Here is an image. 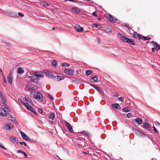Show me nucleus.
Segmentation results:
<instances>
[{"mask_svg": "<svg viewBox=\"0 0 160 160\" xmlns=\"http://www.w3.org/2000/svg\"><path fill=\"white\" fill-rule=\"evenodd\" d=\"M120 39L122 41L128 43L131 45H134V40L132 38H127L123 36L121 34L119 33Z\"/></svg>", "mask_w": 160, "mask_h": 160, "instance_id": "obj_1", "label": "nucleus"}, {"mask_svg": "<svg viewBox=\"0 0 160 160\" xmlns=\"http://www.w3.org/2000/svg\"><path fill=\"white\" fill-rule=\"evenodd\" d=\"M34 98L39 102H41L43 100L42 94L39 92H37L34 95Z\"/></svg>", "mask_w": 160, "mask_h": 160, "instance_id": "obj_2", "label": "nucleus"}, {"mask_svg": "<svg viewBox=\"0 0 160 160\" xmlns=\"http://www.w3.org/2000/svg\"><path fill=\"white\" fill-rule=\"evenodd\" d=\"M8 106H6L4 107L5 109L7 108V110H4L3 108H0V115L4 116L7 114V112L9 111V110L8 108Z\"/></svg>", "mask_w": 160, "mask_h": 160, "instance_id": "obj_3", "label": "nucleus"}, {"mask_svg": "<svg viewBox=\"0 0 160 160\" xmlns=\"http://www.w3.org/2000/svg\"><path fill=\"white\" fill-rule=\"evenodd\" d=\"M74 70L72 69L69 68L66 69L64 70V72L66 74L72 75L74 73Z\"/></svg>", "mask_w": 160, "mask_h": 160, "instance_id": "obj_4", "label": "nucleus"}, {"mask_svg": "<svg viewBox=\"0 0 160 160\" xmlns=\"http://www.w3.org/2000/svg\"><path fill=\"white\" fill-rule=\"evenodd\" d=\"M12 74V71H10L7 77L8 80L10 84H12V80L13 79Z\"/></svg>", "mask_w": 160, "mask_h": 160, "instance_id": "obj_5", "label": "nucleus"}, {"mask_svg": "<svg viewBox=\"0 0 160 160\" xmlns=\"http://www.w3.org/2000/svg\"><path fill=\"white\" fill-rule=\"evenodd\" d=\"M26 88H28V89L30 90H36L38 88V86L36 85L31 84L27 85Z\"/></svg>", "mask_w": 160, "mask_h": 160, "instance_id": "obj_6", "label": "nucleus"}, {"mask_svg": "<svg viewBox=\"0 0 160 160\" xmlns=\"http://www.w3.org/2000/svg\"><path fill=\"white\" fill-rule=\"evenodd\" d=\"M64 122L66 124V125L67 126L68 129L69 130L70 132H73V131L72 128V126L71 125L67 122L66 121H65Z\"/></svg>", "mask_w": 160, "mask_h": 160, "instance_id": "obj_7", "label": "nucleus"}, {"mask_svg": "<svg viewBox=\"0 0 160 160\" xmlns=\"http://www.w3.org/2000/svg\"><path fill=\"white\" fill-rule=\"evenodd\" d=\"M25 107L28 109L30 110L34 113L36 115H37V113L35 110L33 108H32L30 106H28V104H25Z\"/></svg>", "mask_w": 160, "mask_h": 160, "instance_id": "obj_8", "label": "nucleus"}, {"mask_svg": "<svg viewBox=\"0 0 160 160\" xmlns=\"http://www.w3.org/2000/svg\"><path fill=\"white\" fill-rule=\"evenodd\" d=\"M106 17L109 19V21L110 22H114L115 21H117L118 20L117 19H115L114 20L113 17L110 14L107 15V16Z\"/></svg>", "mask_w": 160, "mask_h": 160, "instance_id": "obj_9", "label": "nucleus"}, {"mask_svg": "<svg viewBox=\"0 0 160 160\" xmlns=\"http://www.w3.org/2000/svg\"><path fill=\"white\" fill-rule=\"evenodd\" d=\"M133 36L134 38L137 39H141L142 35L138 34L137 32H135L133 33Z\"/></svg>", "mask_w": 160, "mask_h": 160, "instance_id": "obj_10", "label": "nucleus"}, {"mask_svg": "<svg viewBox=\"0 0 160 160\" xmlns=\"http://www.w3.org/2000/svg\"><path fill=\"white\" fill-rule=\"evenodd\" d=\"M4 128L6 130H9L11 128H12L13 126L10 123H6L4 125Z\"/></svg>", "mask_w": 160, "mask_h": 160, "instance_id": "obj_11", "label": "nucleus"}, {"mask_svg": "<svg viewBox=\"0 0 160 160\" xmlns=\"http://www.w3.org/2000/svg\"><path fill=\"white\" fill-rule=\"evenodd\" d=\"M9 139L13 143H18V140L16 138L13 136H11L9 137Z\"/></svg>", "mask_w": 160, "mask_h": 160, "instance_id": "obj_12", "label": "nucleus"}, {"mask_svg": "<svg viewBox=\"0 0 160 160\" xmlns=\"http://www.w3.org/2000/svg\"><path fill=\"white\" fill-rule=\"evenodd\" d=\"M75 28L78 32H81L83 31V28L79 25H76L75 27Z\"/></svg>", "mask_w": 160, "mask_h": 160, "instance_id": "obj_13", "label": "nucleus"}, {"mask_svg": "<svg viewBox=\"0 0 160 160\" xmlns=\"http://www.w3.org/2000/svg\"><path fill=\"white\" fill-rule=\"evenodd\" d=\"M24 100L27 102V103H25V104H28V106H30L31 105H32V102L29 98H25Z\"/></svg>", "mask_w": 160, "mask_h": 160, "instance_id": "obj_14", "label": "nucleus"}, {"mask_svg": "<svg viewBox=\"0 0 160 160\" xmlns=\"http://www.w3.org/2000/svg\"><path fill=\"white\" fill-rule=\"evenodd\" d=\"M0 96L1 100L3 101V104H4L6 102V98L4 97L2 92H0Z\"/></svg>", "mask_w": 160, "mask_h": 160, "instance_id": "obj_15", "label": "nucleus"}, {"mask_svg": "<svg viewBox=\"0 0 160 160\" xmlns=\"http://www.w3.org/2000/svg\"><path fill=\"white\" fill-rule=\"evenodd\" d=\"M21 134L22 138L26 140H29V139L28 137L23 132H21Z\"/></svg>", "mask_w": 160, "mask_h": 160, "instance_id": "obj_16", "label": "nucleus"}, {"mask_svg": "<svg viewBox=\"0 0 160 160\" xmlns=\"http://www.w3.org/2000/svg\"><path fill=\"white\" fill-rule=\"evenodd\" d=\"M6 116L7 118L9 120H11L12 121H14L15 120V119L13 118V117L9 113L7 114H7L6 115Z\"/></svg>", "mask_w": 160, "mask_h": 160, "instance_id": "obj_17", "label": "nucleus"}, {"mask_svg": "<svg viewBox=\"0 0 160 160\" xmlns=\"http://www.w3.org/2000/svg\"><path fill=\"white\" fill-rule=\"evenodd\" d=\"M112 106L113 108H116L118 109L119 110L121 109V107L118 104L115 103L112 105Z\"/></svg>", "mask_w": 160, "mask_h": 160, "instance_id": "obj_18", "label": "nucleus"}, {"mask_svg": "<svg viewBox=\"0 0 160 160\" xmlns=\"http://www.w3.org/2000/svg\"><path fill=\"white\" fill-rule=\"evenodd\" d=\"M77 14H79L80 12V11L78 8H71Z\"/></svg>", "mask_w": 160, "mask_h": 160, "instance_id": "obj_19", "label": "nucleus"}, {"mask_svg": "<svg viewBox=\"0 0 160 160\" xmlns=\"http://www.w3.org/2000/svg\"><path fill=\"white\" fill-rule=\"evenodd\" d=\"M143 127L146 128L148 131H149L150 129V128L149 126V124L147 122H145L143 123Z\"/></svg>", "mask_w": 160, "mask_h": 160, "instance_id": "obj_20", "label": "nucleus"}, {"mask_svg": "<svg viewBox=\"0 0 160 160\" xmlns=\"http://www.w3.org/2000/svg\"><path fill=\"white\" fill-rule=\"evenodd\" d=\"M135 122L137 123L138 124H141L142 123V121L140 118H136L135 119Z\"/></svg>", "mask_w": 160, "mask_h": 160, "instance_id": "obj_21", "label": "nucleus"}, {"mask_svg": "<svg viewBox=\"0 0 160 160\" xmlns=\"http://www.w3.org/2000/svg\"><path fill=\"white\" fill-rule=\"evenodd\" d=\"M98 80V78L97 76H94L92 77L90 79L91 82H93L94 81H97Z\"/></svg>", "mask_w": 160, "mask_h": 160, "instance_id": "obj_22", "label": "nucleus"}, {"mask_svg": "<svg viewBox=\"0 0 160 160\" xmlns=\"http://www.w3.org/2000/svg\"><path fill=\"white\" fill-rule=\"evenodd\" d=\"M131 109V108L130 107H127L123 108L122 109V111L123 112H128Z\"/></svg>", "mask_w": 160, "mask_h": 160, "instance_id": "obj_23", "label": "nucleus"}, {"mask_svg": "<svg viewBox=\"0 0 160 160\" xmlns=\"http://www.w3.org/2000/svg\"><path fill=\"white\" fill-rule=\"evenodd\" d=\"M29 78L31 79V80L34 81L35 80H38V79L37 78V76H36V75L35 74L33 76H31L29 77Z\"/></svg>", "mask_w": 160, "mask_h": 160, "instance_id": "obj_24", "label": "nucleus"}, {"mask_svg": "<svg viewBox=\"0 0 160 160\" xmlns=\"http://www.w3.org/2000/svg\"><path fill=\"white\" fill-rule=\"evenodd\" d=\"M24 70L22 68H19L17 70V72L18 73L21 74L24 72Z\"/></svg>", "mask_w": 160, "mask_h": 160, "instance_id": "obj_25", "label": "nucleus"}, {"mask_svg": "<svg viewBox=\"0 0 160 160\" xmlns=\"http://www.w3.org/2000/svg\"><path fill=\"white\" fill-rule=\"evenodd\" d=\"M41 5H43L44 6H49V5L48 3L47 2L45 1H42L40 3Z\"/></svg>", "mask_w": 160, "mask_h": 160, "instance_id": "obj_26", "label": "nucleus"}, {"mask_svg": "<svg viewBox=\"0 0 160 160\" xmlns=\"http://www.w3.org/2000/svg\"><path fill=\"white\" fill-rule=\"evenodd\" d=\"M55 117V115L54 113H51L50 114L49 118L51 119H53Z\"/></svg>", "mask_w": 160, "mask_h": 160, "instance_id": "obj_27", "label": "nucleus"}, {"mask_svg": "<svg viewBox=\"0 0 160 160\" xmlns=\"http://www.w3.org/2000/svg\"><path fill=\"white\" fill-rule=\"evenodd\" d=\"M97 90L98 92H99L100 94H101L102 95L104 96V92L99 88H97Z\"/></svg>", "mask_w": 160, "mask_h": 160, "instance_id": "obj_28", "label": "nucleus"}, {"mask_svg": "<svg viewBox=\"0 0 160 160\" xmlns=\"http://www.w3.org/2000/svg\"><path fill=\"white\" fill-rule=\"evenodd\" d=\"M57 79L58 81H60L64 79V77L63 76H58L57 77Z\"/></svg>", "mask_w": 160, "mask_h": 160, "instance_id": "obj_29", "label": "nucleus"}, {"mask_svg": "<svg viewBox=\"0 0 160 160\" xmlns=\"http://www.w3.org/2000/svg\"><path fill=\"white\" fill-rule=\"evenodd\" d=\"M141 39H144L145 40H150L151 39V38H148L147 37L142 36L141 37Z\"/></svg>", "mask_w": 160, "mask_h": 160, "instance_id": "obj_30", "label": "nucleus"}, {"mask_svg": "<svg viewBox=\"0 0 160 160\" xmlns=\"http://www.w3.org/2000/svg\"><path fill=\"white\" fill-rule=\"evenodd\" d=\"M81 133H83L86 135L87 136H88L90 137L91 136L90 134L87 131H83L81 132H80Z\"/></svg>", "mask_w": 160, "mask_h": 160, "instance_id": "obj_31", "label": "nucleus"}, {"mask_svg": "<svg viewBox=\"0 0 160 160\" xmlns=\"http://www.w3.org/2000/svg\"><path fill=\"white\" fill-rule=\"evenodd\" d=\"M92 26L93 27H96L98 28H99L100 27H101L100 25H98V24L96 23L93 24H92Z\"/></svg>", "mask_w": 160, "mask_h": 160, "instance_id": "obj_32", "label": "nucleus"}, {"mask_svg": "<svg viewBox=\"0 0 160 160\" xmlns=\"http://www.w3.org/2000/svg\"><path fill=\"white\" fill-rule=\"evenodd\" d=\"M35 74L36 75V76H37V78L38 79V78H40V77H43V75L41 74L40 73H39L38 72H36L35 73Z\"/></svg>", "mask_w": 160, "mask_h": 160, "instance_id": "obj_33", "label": "nucleus"}, {"mask_svg": "<svg viewBox=\"0 0 160 160\" xmlns=\"http://www.w3.org/2000/svg\"><path fill=\"white\" fill-rule=\"evenodd\" d=\"M52 64L55 67H57V62L55 60H53L52 62Z\"/></svg>", "mask_w": 160, "mask_h": 160, "instance_id": "obj_34", "label": "nucleus"}, {"mask_svg": "<svg viewBox=\"0 0 160 160\" xmlns=\"http://www.w3.org/2000/svg\"><path fill=\"white\" fill-rule=\"evenodd\" d=\"M92 73V71L91 70H86V73L87 76H89Z\"/></svg>", "mask_w": 160, "mask_h": 160, "instance_id": "obj_35", "label": "nucleus"}, {"mask_svg": "<svg viewBox=\"0 0 160 160\" xmlns=\"http://www.w3.org/2000/svg\"><path fill=\"white\" fill-rule=\"evenodd\" d=\"M18 101L19 102H20L21 103V104H22V105H24V106L25 107V103L22 101V99H21V98L19 99H18Z\"/></svg>", "mask_w": 160, "mask_h": 160, "instance_id": "obj_36", "label": "nucleus"}, {"mask_svg": "<svg viewBox=\"0 0 160 160\" xmlns=\"http://www.w3.org/2000/svg\"><path fill=\"white\" fill-rule=\"evenodd\" d=\"M154 46L156 48V50L158 51L159 49L160 50V45L157 44L156 46Z\"/></svg>", "mask_w": 160, "mask_h": 160, "instance_id": "obj_37", "label": "nucleus"}, {"mask_svg": "<svg viewBox=\"0 0 160 160\" xmlns=\"http://www.w3.org/2000/svg\"><path fill=\"white\" fill-rule=\"evenodd\" d=\"M62 67H68L70 65L67 63H63L62 65Z\"/></svg>", "mask_w": 160, "mask_h": 160, "instance_id": "obj_38", "label": "nucleus"}, {"mask_svg": "<svg viewBox=\"0 0 160 160\" xmlns=\"http://www.w3.org/2000/svg\"><path fill=\"white\" fill-rule=\"evenodd\" d=\"M48 76L49 77L53 78V74L51 72H48Z\"/></svg>", "mask_w": 160, "mask_h": 160, "instance_id": "obj_39", "label": "nucleus"}, {"mask_svg": "<svg viewBox=\"0 0 160 160\" xmlns=\"http://www.w3.org/2000/svg\"><path fill=\"white\" fill-rule=\"evenodd\" d=\"M19 143L21 145H22V144H23L24 146H27V144H26V143L24 142H20Z\"/></svg>", "mask_w": 160, "mask_h": 160, "instance_id": "obj_40", "label": "nucleus"}, {"mask_svg": "<svg viewBox=\"0 0 160 160\" xmlns=\"http://www.w3.org/2000/svg\"><path fill=\"white\" fill-rule=\"evenodd\" d=\"M132 113H129L127 114V117L128 118H129L131 117L132 116Z\"/></svg>", "mask_w": 160, "mask_h": 160, "instance_id": "obj_41", "label": "nucleus"}, {"mask_svg": "<svg viewBox=\"0 0 160 160\" xmlns=\"http://www.w3.org/2000/svg\"><path fill=\"white\" fill-rule=\"evenodd\" d=\"M2 78L3 79V81L4 82L7 83V81L6 78H5L4 75H3V76H2Z\"/></svg>", "mask_w": 160, "mask_h": 160, "instance_id": "obj_42", "label": "nucleus"}, {"mask_svg": "<svg viewBox=\"0 0 160 160\" xmlns=\"http://www.w3.org/2000/svg\"><path fill=\"white\" fill-rule=\"evenodd\" d=\"M83 138L82 137H77L76 139L78 140H82L83 139Z\"/></svg>", "mask_w": 160, "mask_h": 160, "instance_id": "obj_43", "label": "nucleus"}, {"mask_svg": "<svg viewBox=\"0 0 160 160\" xmlns=\"http://www.w3.org/2000/svg\"><path fill=\"white\" fill-rule=\"evenodd\" d=\"M92 86H93L96 90H97V88H98L99 87H98L96 85H91Z\"/></svg>", "mask_w": 160, "mask_h": 160, "instance_id": "obj_44", "label": "nucleus"}, {"mask_svg": "<svg viewBox=\"0 0 160 160\" xmlns=\"http://www.w3.org/2000/svg\"><path fill=\"white\" fill-rule=\"evenodd\" d=\"M47 97H49L51 100H52L53 99V97L52 96H51L50 94H48V95H47Z\"/></svg>", "mask_w": 160, "mask_h": 160, "instance_id": "obj_45", "label": "nucleus"}, {"mask_svg": "<svg viewBox=\"0 0 160 160\" xmlns=\"http://www.w3.org/2000/svg\"><path fill=\"white\" fill-rule=\"evenodd\" d=\"M119 99L122 102L124 101V98L123 97H121L119 98Z\"/></svg>", "mask_w": 160, "mask_h": 160, "instance_id": "obj_46", "label": "nucleus"}, {"mask_svg": "<svg viewBox=\"0 0 160 160\" xmlns=\"http://www.w3.org/2000/svg\"><path fill=\"white\" fill-rule=\"evenodd\" d=\"M18 14L20 16H21L22 17H23L24 16V15L21 13L18 12Z\"/></svg>", "mask_w": 160, "mask_h": 160, "instance_id": "obj_47", "label": "nucleus"}, {"mask_svg": "<svg viewBox=\"0 0 160 160\" xmlns=\"http://www.w3.org/2000/svg\"><path fill=\"white\" fill-rule=\"evenodd\" d=\"M92 14L95 16V17H98V15H97L96 14V13L95 12H93V13H92Z\"/></svg>", "mask_w": 160, "mask_h": 160, "instance_id": "obj_48", "label": "nucleus"}, {"mask_svg": "<svg viewBox=\"0 0 160 160\" xmlns=\"http://www.w3.org/2000/svg\"><path fill=\"white\" fill-rule=\"evenodd\" d=\"M153 129H154V132L156 133H158V132L157 130L156 129L155 127H154V126L153 127Z\"/></svg>", "mask_w": 160, "mask_h": 160, "instance_id": "obj_49", "label": "nucleus"}, {"mask_svg": "<svg viewBox=\"0 0 160 160\" xmlns=\"http://www.w3.org/2000/svg\"><path fill=\"white\" fill-rule=\"evenodd\" d=\"M22 153L23 154H24L25 157H27V155L26 154V152H25L23 151L22 152Z\"/></svg>", "mask_w": 160, "mask_h": 160, "instance_id": "obj_50", "label": "nucleus"}, {"mask_svg": "<svg viewBox=\"0 0 160 160\" xmlns=\"http://www.w3.org/2000/svg\"><path fill=\"white\" fill-rule=\"evenodd\" d=\"M65 1H71V2H76V1H74V0H65Z\"/></svg>", "mask_w": 160, "mask_h": 160, "instance_id": "obj_51", "label": "nucleus"}, {"mask_svg": "<svg viewBox=\"0 0 160 160\" xmlns=\"http://www.w3.org/2000/svg\"><path fill=\"white\" fill-rule=\"evenodd\" d=\"M38 111L40 113H41L43 112V110L42 109H38Z\"/></svg>", "mask_w": 160, "mask_h": 160, "instance_id": "obj_52", "label": "nucleus"}, {"mask_svg": "<svg viewBox=\"0 0 160 160\" xmlns=\"http://www.w3.org/2000/svg\"><path fill=\"white\" fill-rule=\"evenodd\" d=\"M0 147L2 149H6V148L2 145L0 144Z\"/></svg>", "mask_w": 160, "mask_h": 160, "instance_id": "obj_53", "label": "nucleus"}, {"mask_svg": "<svg viewBox=\"0 0 160 160\" xmlns=\"http://www.w3.org/2000/svg\"><path fill=\"white\" fill-rule=\"evenodd\" d=\"M151 43H152L154 44L155 46L157 45V44H158L156 42H155L154 41H153L152 42H151Z\"/></svg>", "mask_w": 160, "mask_h": 160, "instance_id": "obj_54", "label": "nucleus"}, {"mask_svg": "<svg viewBox=\"0 0 160 160\" xmlns=\"http://www.w3.org/2000/svg\"><path fill=\"white\" fill-rule=\"evenodd\" d=\"M23 151H22L21 150H18L17 151V153H22V152Z\"/></svg>", "mask_w": 160, "mask_h": 160, "instance_id": "obj_55", "label": "nucleus"}, {"mask_svg": "<svg viewBox=\"0 0 160 160\" xmlns=\"http://www.w3.org/2000/svg\"><path fill=\"white\" fill-rule=\"evenodd\" d=\"M97 39H98V42L99 43H100V38L99 37H98L97 38Z\"/></svg>", "mask_w": 160, "mask_h": 160, "instance_id": "obj_56", "label": "nucleus"}, {"mask_svg": "<svg viewBox=\"0 0 160 160\" xmlns=\"http://www.w3.org/2000/svg\"><path fill=\"white\" fill-rule=\"evenodd\" d=\"M0 71H1V72L2 75L3 76V75H4V74L1 69V70H0Z\"/></svg>", "mask_w": 160, "mask_h": 160, "instance_id": "obj_57", "label": "nucleus"}, {"mask_svg": "<svg viewBox=\"0 0 160 160\" xmlns=\"http://www.w3.org/2000/svg\"><path fill=\"white\" fill-rule=\"evenodd\" d=\"M115 95L116 96V97H118V94L117 92H115Z\"/></svg>", "mask_w": 160, "mask_h": 160, "instance_id": "obj_58", "label": "nucleus"}, {"mask_svg": "<svg viewBox=\"0 0 160 160\" xmlns=\"http://www.w3.org/2000/svg\"><path fill=\"white\" fill-rule=\"evenodd\" d=\"M108 31L109 32L111 33L112 32V30L110 28H108Z\"/></svg>", "mask_w": 160, "mask_h": 160, "instance_id": "obj_59", "label": "nucleus"}, {"mask_svg": "<svg viewBox=\"0 0 160 160\" xmlns=\"http://www.w3.org/2000/svg\"><path fill=\"white\" fill-rule=\"evenodd\" d=\"M155 48H152V52H154L155 50Z\"/></svg>", "mask_w": 160, "mask_h": 160, "instance_id": "obj_60", "label": "nucleus"}, {"mask_svg": "<svg viewBox=\"0 0 160 160\" xmlns=\"http://www.w3.org/2000/svg\"><path fill=\"white\" fill-rule=\"evenodd\" d=\"M48 72H49V71H47L46 73V74L47 75H48Z\"/></svg>", "mask_w": 160, "mask_h": 160, "instance_id": "obj_61", "label": "nucleus"}, {"mask_svg": "<svg viewBox=\"0 0 160 160\" xmlns=\"http://www.w3.org/2000/svg\"><path fill=\"white\" fill-rule=\"evenodd\" d=\"M78 146L79 147H82V145L81 144H78Z\"/></svg>", "mask_w": 160, "mask_h": 160, "instance_id": "obj_62", "label": "nucleus"}, {"mask_svg": "<svg viewBox=\"0 0 160 160\" xmlns=\"http://www.w3.org/2000/svg\"><path fill=\"white\" fill-rule=\"evenodd\" d=\"M152 160H157L155 158H152Z\"/></svg>", "mask_w": 160, "mask_h": 160, "instance_id": "obj_63", "label": "nucleus"}, {"mask_svg": "<svg viewBox=\"0 0 160 160\" xmlns=\"http://www.w3.org/2000/svg\"><path fill=\"white\" fill-rule=\"evenodd\" d=\"M55 29V28L54 27L53 28H52V30H54Z\"/></svg>", "mask_w": 160, "mask_h": 160, "instance_id": "obj_64", "label": "nucleus"}]
</instances>
